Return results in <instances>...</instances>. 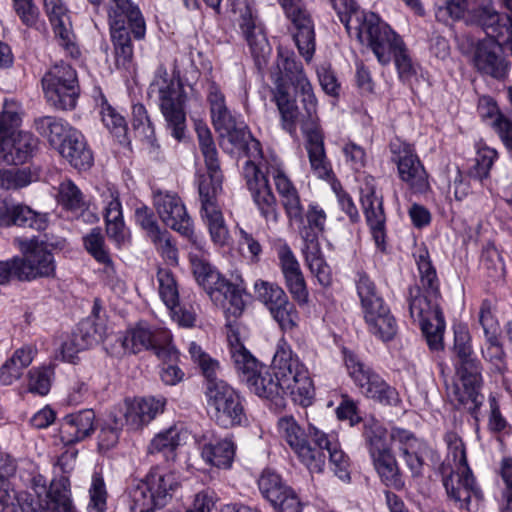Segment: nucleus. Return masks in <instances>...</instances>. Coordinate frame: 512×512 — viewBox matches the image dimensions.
<instances>
[{
  "instance_id": "f257e3e1",
  "label": "nucleus",
  "mask_w": 512,
  "mask_h": 512,
  "mask_svg": "<svg viewBox=\"0 0 512 512\" xmlns=\"http://www.w3.org/2000/svg\"><path fill=\"white\" fill-rule=\"evenodd\" d=\"M276 65L278 72L272 75V94L282 127L294 134L297 124L301 125L311 169L319 178L328 179L332 169L326 157L323 134L317 123V99L303 64L292 50L279 46Z\"/></svg>"
},
{
  "instance_id": "f03ea898",
  "label": "nucleus",
  "mask_w": 512,
  "mask_h": 512,
  "mask_svg": "<svg viewBox=\"0 0 512 512\" xmlns=\"http://www.w3.org/2000/svg\"><path fill=\"white\" fill-rule=\"evenodd\" d=\"M230 354L240 380L259 397L277 406L283 405V395H290L303 407L312 403L314 385L308 369L284 340L278 342L273 357L274 373L259 363L238 338L230 340Z\"/></svg>"
},
{
  "instance_id": "7ed1b4c3",
  "label": "nucleus",
  "mask_w": 512,
  "mask_h": 512,
  "mask_svg": "<svg viewBox=\"0 0 512 512\" xmlns=\"http://www.w3.org/2000/svg\"><path fill=\"white\" fill-rule=\"evenodd\" d=\"M277 425L281 437L311 473L323 472L327 452L335 474L340 479L349 478V458L340 448L336 435L312 425L306 432L293 416L288 415L280 417Z\"/></svg>"
},
{
  "instance_id": "20e7f679",
  "label": "nucleus",
  "mask_w": 512,
  "mask_h": 512,
  "mask_svg": "<svg viewBox=\"0 0 512 512\" xmlns=\"http://www.w3.org/2000/svg\"><path fill=\"white\" fill-rule=\"evenodd\" d=\"M415 258L421 286L414 285L408 289L410 316L419 321L429 349L441 351L444 349L446 324L440 308L439 279L426 249L419 251Z\"/></svg>"
},
{
  "instance_id": "39448f33",
  "label": "nucleus",
  "mask_w": 512,
  "mask_h": 512,
  "mask_svg": "<svg viewBox=\"0 0 512 512\" xmlns=\"http://www.w3.org/2000/svg\"><path fill=\"white\" fill-rule=\"evenodd\" d=\"M0 476V512H75L71 500L70 481L62 474L48 481L42 474L30 480L32 492L8 491Z\"/></svg>"
},
{
  "instance_id": "423d86ee",
  "label": "nucleus",
  "mask_w": 512,
  "mask_h": 512,
  "mask_svg": "<svg viewBox=\"0 0 512 512\" xmlns=\"http://www.w3.org/2000/svg\"><path fill=\"white\" fill-rule=\"evenodd\" d=\"M453 352L457 380L447 386V394L452 402L457 403L458 408L465 409L478 423L480 408L484 402V395L481 393L482 365L472 349L470 333L463 326L454 330Z\"/></svg>"
},
{
  "instance_id": "0eeeda50",
  "label": "nucleus",
  "mask_w": 512,
  "mask_h": 512,
  "mask_svg": "<svg viewBox=\"0 0 512 512\" xmlns=\"http://www.w3.org/2000/svg\"><path fill=\"white\" fill-rule=\"evenodd\" d=\"M188 351L207 380L205 394L208 406L214 410L215 421L224 428L234 427L245 422L243 397L225 381L217 379L218 361L211 358L195 342L189 344Z\"/></svg>"
},
{
  "instance_id": "6e6552de",
  "label": "nucleus",
  "mask_w": 512,
  "mask_h": 512,
  "mask_svg": "<svg viewBox=\"0 0 512 512\" xmlns=\"http://www.w3.org/2000/svg\"><path fill=\"white\" fill-rule=\"evenodd\" d=\"M335 10L350 37L371 48L379 63L388 61L386 47L395 32L370 12L360 10L354 0L335 1Z\"/></svg>"
},
{
  "instance_id": "1a4fd4ad",
  "label": "nucleus",
  "mask_w": 512,
  "mask_h": 512,
  "mask_svg": "<svg viewBox=\"0 0 512 512\" xmlns=\"http://www.w3.org/2000/svg\"><path fill=\"white\" fill-rule=\"evenodd\" d=\"M149 93L156 94L167 129L177 141L186 138L187 121L185 112L186 92L180 80L170 77L167 69L160 65L149 86Z\"/></svg>"
},
{
  "instance_id": "9d476101",
  "label": "nucleus",
  "mask_w": 512,
  "mask_h": 512,
  "mask_svg": "<svg viewBox=\"0 0 512 512\" xmlns=\"http://www.w3.org/2000/svg\"><path fill=\"white\" fill-rule=\"evenodd\" d=\"M356 288L368 331L384 342L392 340L397 333V322L375 283L365 272H358Z\"/></svg>"
},
{
  "instance_id": "9b49d317",
  "label": "nucleus",
  "mask_w": 512,
  "mask_h": 512,
  "mask_svg": "<svg viewBox=\"0 0 512 512\" xmlns=\"http://www.w3.org/2000/svg\"><path fill=\"white\" fill-rule=\"evenodd\" d=\"M193 275L213 301H227L226 312L238 317L244 309L242 280L230 282L225 279L209 262L197 255H190Z\"/></svg>"
},
{
  "instance_id": "f8f14e48",
  "label": "nucleus",
  "mask_w": 512,
  "mask_h": 512,
  "mask_svg": "<svg viewBox=\"0 0 512 512\" xmlns=\"http://www.w3.org/2000/svg\"><path fill=\"white\" fill-rule=\"evenodd\" d=\"M56 264L54 255L40 245L28 249L23 256L0 261V283L15 278L32 281L37 278L54 277Z\"/></svg>"
},
{
  "instance_id": "ddd939ff",
  "label": "nucleus",
  "mask_w": 512,
  "mask_h": 512,
  "mask_svg": "<svg viewBox=\"0 0 512 512\" xmlns=\"http://www.w3.org/2000/svg\"><path fill=\"white\" fill-rule=\"evenodd\" d=\"M16 112L0 114V164L19 165L28 161L38 146V139L29 132H15L20 125Z\"/></svg>"
},
{
  "instance_id": "4468645a",
  "label": "nucleus",
  "mask_w": 512,
  "mask_h": 512,
  "mask_svg": "<svg viewBox=\"0 0 512 512\" xmlns=\"http://www.w3.org/2000/svg\"><path fill=\"white\" fill-rule=\"evenodd\" d=\"M47 103L58 110H72L80 95L76 70L65 62L53 65L42 78Z\"/></svg>"
},
{
  "instance_id": "2eb2a0df",
  "label": "nucleus",
  "mask_w": 512,
  "mask_h": 512,
  "mask_svg": "<svg viewBox=\"0 0 512 512\" xmlns=\"http://www.w3.org/2000/svg\"><path fill=\"white\" fill-rule=\"evenodd\" d=\"M343 354L348 375L359 387L362 394L382 405H398L400 397L394 387L390 386L371 367L363 363L355 353L344 349Z\"/></svg>"
},
{
  "instance_id": "dca6fc26",
  "label": "nucleus",
  "mask_w": 512,
  "mask_h": 512,
  "mask_svg": "<svg viewBox=\"0 0 512 512\" xmlns=\"http://www.w3.org/2000/svg\"><path fill=\"white\" fill-rule=\"evenodd\" d=\"M343 354L348 375L359 387L362 394L382 405H398L400 397L394 387L390 386L371 367L363 363L355 353L344 349Z\"/></svg>"
},
{
  "instance_id": "f3484780",
  "label": "nucleus",
  "mask_w": 512,
  "mask_h": 512,
  "mask_svg": "<svg viewBox=\"0 0 512 512\" xmlns=\"http://www.w3.org/2000/svg\"><path fill=\"white\" fill-rule=\"evenodd\" d=\"M177 487L178 481L174 473L153 467L133 486L130 496L135 506L160 509L169 502Z\"/></svg>"
},
{
  "instance_id": "a211bd4d",
  "label": "nucleus",
  "mask_w": 512,
  "mask_h": 512,
  "mask_svg": "<svg viewBox=\"0 0 512 512\" xmlns=\"http://www.w3.org/2000/svg\"><path fill=\"white\" fill-rule=\"evenodd\" d=\"M456 472L450 468V463H442L439 471L442 475L443 485L449 498L459 504V508L469 510L472 499L480 501L483 498L481 489L476 484L475 478L468 462L454 463Z\"/></svg>"
},
{
  "instance_id": "6ab92c4d",
  "label": "nucleus",
  "mask_w": 512,
  "mask_h": 512,
  "mask_svg": "<svg viewBox=\"0 0 512 512\" xmlns=\"http://www.w3.org/2000/svg\"><path fill=\"white\" fill-rule=\"evenodd\" d=\"M390 150L400 179L413 192L425 193L429 189L428 174L411 145L396 139L390 143Z\"/></svg>"
},
{
  "instance_id": "aec40b11",
  "label": "nucleus",
  "mask_w": 512,
  "mask_h": 512,
  "mask_svg": "<svg viewBox=\"0 0 512 512\" xmlns=\"http://www.w3.org/2000/svg\"><path fill=\"white\" fill-rule=\"evenodd\" d=\"M243 175L254 204L266 223L276 224L279 220L277 200L269 185L267 176L251 159L245 162Z\"/></svg>"
},
{
  "instance_id": "412c9836",
  "label": "nucleus",
  "mask_w": 512,
  "mask_h": 512,
  "mask_svg": "<svg viewBox=\"0 0 512 512\" xmlns=\"http://www.w3.org/2000/svg\"><path fill=\"white\" fill-rule=\"evenodd\" d=\"M239 28L249 46L256 66L258 69H262L268 62L271 47L263 25L258 19L257 11L248 1L240 11Z\"/></svg>"
},
{
  "instance_id": "4be33fe9",
  "label": "nucleus",
  "mask_w": 512,
  "mask_h": 512,
  "mask_svg": "<svg viewBox=\"0 0 512 512\" xmlns=\"http://www.w3.org/2000/svg\"><path fill=\"white\" fill-rule=\"evenodd\" d=\"M44 8L53 27L55 38L71 58L80 56L72 29L69 11L62 0H43Z\"/></svg>"
},
{
  "instance_id": "5701e85b",
  "label": "nucleus",
  "mask_w": 512,
  "mask_h": 512,
  "mask_svg": "<svg viewBox=\"0 0 512 512\" xmlns=\"http://www.w3.org/2000/svg\"><path fill=\"white\" fill-rule=\"evenodd\" d=\"M471 60L474 68L483 75L496 79L507 75L508 63L502 56L501 46L493 37L477 42Z\"/></svg>"
},
{
  "instance_id": "b1692460",
  "label": "nucleus",
  "mask_w": 512,
  "mask_h": 512,
  "mask_svg": "<svg viewBox=\"0 0 512 512\" xmlns=\"http://www.w3.org/2000/svg\"><path fill=\"white\" fill-rule=\"evenodd\" d=\"M154 205L162 222L184 236H191L193 224L184 204L176 194L159 192Z\"/></svg>"
},
{
  "instance_id": "393cba45",
  "label": "nucleus",
  "mask_w": 512,
  "mask_h": 512,
  "mask_svg": "<svg viewBox=\"0 0 512 512\" xmlns=\"http://www.w3.org/2000/svg\"><path fill=\"white\" fill-rule=\"evenodd\" d=\"M110 30L131 31L136 40L146 34V24L138 6L130 0H111L109 8Z\"/></svg>"
},
{
  "instance_id": "a878e982",
  "label": "nucleus",
  "mask_w": 512,
  "mask_h": 512,
  "mask_svg": "<svg viewBox=\"0 0 512 512\" xmlns=\"http://www.w3.org/2000/svg\"><path fill=\"white\" fill-rule=\"evenodd\" d=\"M361 204L376 247L386 250V215L382 196L376 194L373 187L361 190Z\"/></svg>"
},
{
  "instance_id": "bb28decb",
  "label": "nucleus",
  "mask_w": 512,
  "mask_h": 512,
  "mask_svg": "<svg viewBox=\"0 0 512 512\" xmlns=\"http://www.w3.org/2000/svg\"><path fill=\"white\" fill-rule=\"evenodd\" d=\"M160 334V332L152 330L148 325L140 323L126 332L122 345L126 350L134 354L142 350H153L159 359H171L175 356L176 352L169 345H162L160 343Z\"/></svg>"
},
{
  "instance_id": "cd10ccee",
  "label": "nucleus",
  "mask_w": 512,
  "mask_h": 512,
  "mask_svg": "<svg viewBox=\"0 0 512 512\" xmlns=\"http://www.w3.org/2000/svg\"><path fill=\"white\" fill-rule=\"evenodd\" d=\"M96 415L92 409H83L64 416L59 436L64 445H72L90 437L95 431Z\"/></svg>"
},
{
  "instance_id": "c85d7f7f",
  "label": "nucleus",
  "mask_w": 512,
  "mask_h": 512,
  "mask_svg": "<svg viewBox=\"0 0 512 512\" xmlns=\"http://www.w3.org/2000/svg\"><path fill=\"white\" fill-rule=\"evenodd\" d=\"M165 401L154 397L125 400L124 420L132 430H137L163 412Z\"/></svg>"
},
{
  "instance_id": "c756f323",
  "label": "nucleus",
  "mask_w": 512,
  "mask_h": 512,
  "mask_svg": "<svg viewBox=\"0 0 512 512\" xmlns=\"http://www.w3.org/2000/svg\"><path fill=\"white\" fill-rule=\"evenodd\" d=\"M57 150L71 166L78 170H86L93 164V154L88 148L84 136L78 130L72 131L69 138Z\"/></svg>"
},
{
  "instance_id": "7c9ffc66",
  "label": "nucleus",
  "mask_w": 512,
  "mask_h": 512,
  "mask_svg": "<svg viewBox=\"0 0 512 512\" xmlns=\"http://www.w3.org/2000/svg\"><path fill=\"white\" fill-rule=\"evenodd\" d=\"M34 128L55 149H58L69 138L72 131L77 130L64 119L49 115L35 118Z\"/></svg>"
},
{
  "instance_id": "2f4dec72",
  "label": "nucleus",
  "mask_w": 512,
  "mask_h": 512,
  "mask_svg": "<svg viewBox=\"0 0 512 512\" xmlns=\"http://www.w3.org/2000/svg\"><path fill=\"white\" fill-rule=\"evenodd\" d=\"M207 101L210 105L212 123L216 131H228L236 121L226 106L225 96L220 87L211 82L208 85Z\"/></svg>"
},
{
  "instance_id": "473e14b6",
  "label": "nucleus",
  "mask_w": 512,
  "mask_h": 512,
  "mask_svg": "<svg viewBox=\"0 0 512 512\" xmlns=\"http://www.w3.org/2000/svg\"><path fill=\"white\" fill-rule=\"evenodd\" d=\"M207 175L201 176L198 184L199 197L201 201V209L208 206H217L216 198L222 191L223 175L220 169L219 161L213 165L205 163Z\"/></svg>"
},
{
  "instance_id": "72a5a7b5",
  "label": "nucleus",
  "mask_w": 512,
  "mask_h": 512,
  "mask_svg": "<svg viewBox=\"0 0 512 512\" xmlns=\"http://www.w3.org/2000/svg\"><path fill=\"white\" fill-rule=\"evenodd\" d=\"M236 445L230 438L213 440L202 448V458L212 466L228 469L232 466Z\"/></svg>"
},
{
  "instance_id": "f704fd0d",
  "label": "nucleus",
  "mask_w": 512,
  "mask_h": 512,
  "mask_svg": "<svg viewBox=\"0 0 512 512\" xmlns=\"http://www.w3.org/2000/svg\"><path fill=\"white\" fill-rule=\"evenodd\" d=\"M95 101L104 126L119 143H124L127 140L128 131L125 118L108 103L106 97L101 92Z\"/></svg>"
},
{
  "instance_id": "c9c22d12",
  "label": "nucleus",
  "mask_w": 512,
  "mask_h": 512,
  "mask_svg": "<svg viewBox=\"0 0 512 512\" xmlns=\"http://www.w3.org/2000/svg\"><path fill=\"white\" fill-rule=\"evenodd\" d=\"M32 360L33 355L30 348L17 349L0 367V384L11 385L18 380L23 370L31 364Z\"/></svg>"
},
{
  "instance_id": "e433bc0d",
  "label": "nucleus",
  "mask_w": 512,
  "mask_h": 512,
  "mask_svg": "<svg viewBox=\"0 0 512 512\" xmlns=\"http://www.w3.org/2000/svg\"><path fill=\"white\" fill-rule=\"evenodd\" d=\"M372 458L373 465L386 486L401 489L404 486L401 473L392 453V450L375 455Z\"/></svg>"
},
{
  "instance_id": "4c0bfd02",
  "label": "nucleus",
  "mask_w": 512,
  "mask_h": 512,
  "mask_svg": "<svg viewBox=\"0 0 512 512\" xmlns=\"http://www.w3.org/2000/svg\"><path fill=\"white\" fill-rule=\"evenodd\" d=\"M390 40L389 45H387L388 47L385 49L388 54V61L381 64H389L393 57L400 79L408 80L416 72L412 60L407 52L405 43L396 33Z\"/></svg>"
},
{
  "instance_id": "58836bf2",
  "label": "nucleus",
  "mask_w": 512,
  "mask_h": 512,
  "mask_svg": "<svg viewBox=\"0 0 512 512\" xmlns=\"http://www.w3.org/2000/svg\"><path fill=\"white\" fill-rule=\"evenodd\" d=\"M12 225L43 231L48 226V214L37 212L24 204L12 205L10 207V226Z\"/></svg>"
},
{
  "instance_id": "ea45409f",
  "label": "nucleus",
  "mask_w": 512,
  "mask_h": 512,
  "mask_svg": "<svg viewBox=\"0 0 512 512\" xmlns=\"http://www.w3.org/2000/svg\"><path fill=\"white\" fill-rule=\"evenodd\" d=\"M363 437L370 457L391 450L387 443V430L374 417L365 418L363 420Z\"/></svg>"
},
{
  "instance_id": "a19ab883",
  "label": "nucleus",
  "mask_w": 512,
  "mask_h": 512,
  "mask_svg": "<svg viewBox=\"0 0 512 512\" xmlns=\"http://www.w3.org/2000/svg\"><path fill=\"white\" fill-rule=\"evenodd\" d=\"M85 249L93 258L104 265V272L107 275L115 273L113 261L108 250L105 248L104 236L101 229L93 228L87 235L83 237Z\"/></svg>"
},
{
  "instance_id": "79ce46f5",
  "label": "nucleus",
  "mask_w": 512,
  "mask_h": 512,
  "mask_svg": "<svg viewBox=\"0 0 512 512\" xmlns=\"http://www.w3.org/2000/svg\"><path fill=\"white\" fill-rule=\"evenodd\" d=\"M201 214L213 242L224 245L229 237V232L221 210L218 206H208V208L201 209Z\"/></svg>"
},
{
  "instance_id": "37998d69",
  "label": "nucleus",
  "mask_w": 512,
  "mask_h": 512,
  "mask_svg": "<svg viewBox=\"0 0 512 512\" xmlns=\"http://www.w3.org/2000/svg\"><path fill=\"white\" fill-rule=\"evenodd\" d=\"M110 32L114 46L116 66L127 69L133 59V45L130 37L131 31L110 30Z\"/></svg>"
},
{
  "instance_id": "c03bdc74",
  "label": "nucleus",
  "mask_w": 512,
  "mask_h": 512,
  "mask_svg": "<svg viewBox=\"0 0 512 512\" xmlns=\"http://www.w3.org/2000/svg\"><path fill=\"white\" fill-rule=\"evenodd\" d=\"M258 487L262 496L270 503L277 501L282 493L290 488L278 473L270 469L262 472L258 480Z\"/></svg>"
},
{
  "instance_id": "a18cd8bd",
  "label": "nucleus",
  "mask_w": 512,
  "mask_h": 512,
  "mask_svg": "<svg viewBox=\"0 0 512 512\" xmlns=\"http://www.w3.org/2000/svg\"><path fill=\"white\" fill-rule=\"evenodd\" d=\"M254 290L258 299L264 303L269 312L273 310L274 307L281 305L282 301L288 297L279 285L263 280H257L255 282Z\"/></svg>"
},
{
  "instance_id": "49530a36",
  "label": "nucleus",
  "mask_w": 512,
  "mask_h": 512,
  "mask_svg": "<svg viewBox=\"0 0 512 512\" xmlns=\"http://www.w3.org/2000/svg\"><path fill=\"white\" fill-rule=\"evenodd\" d=\"M58 203L70 211H82L85 201L80 189L70 180L64 181L59 186Z\"/></svg>"
},
{
  "instance_id": "de8ad7c7",
  "label": "nucleus",
  "mask_w": 512,
  "mask_h": 512,
  "mask_svg": "<svg viewBox=\"0 0 512 512\" xmlns=\"http://www.w3.org/2000/svg\"><path fill=\"white\" fill-rule=\"evenodd\" d=\"M488 402L490 409L487 428L489 432L493 435H497L499 439L501 436L510 435L512 433V426L503 416L496 397L494 395H490Z\"/></svg>"
},
{
  "instance_id": "09e8293b",
  "label": "nucleus",
  "mask_w": 512,
  "mask_h": 512,
  "mask_svg": "<svg viewBox=\"0 0 512 512\" xmlns=\"http://www.w3.org/2000/svg\"><path fill=\"white\" fill-rule=\"evenodd\" d=\"M107 497L105 482L101 475L94 474L92 476L91 486L89 488L88 512H106Z\"/></svg>"
},
{
  "instance_id": "8fccbe9b",
  "label": "nucleus",
  "mask_w": 512,
  "mask_h": 512,
  "mask_svg": "<svg viewBox=\"0 0 512 512\" xmlns=\"http://www.w3.org/2000/svg\"><path fill=\"white\" fill-rule=\"evenodd\" d=\"M159 294L166 306H173L179 300V292L173 273L166 268L157 271Z\"/></svg>"
},
{
  "instance_id": "3c124183",
  "label": "nucleus",
  "mask_w": 512,
  "mask_h": 512,
  "mask_svg": "<svg viewBox=\"0 0 512 512\" xmlns=\"http://www.w3.org/2000/svg\"><path fill=\"white\" fill-rule=\"evenodd\" d=\"M270 314L283 331L293 330L299 320L295 305L289 301L288 297L282 301L281 305L274 307Z\"/></svg>"
},
{
  "instance_id": "603ef678",
  "label": "nucleus",
  "mask_w": 512,
  "mask_h": 512,
  "mask_svg": "<svg viewBox=\"0 0 512 512\" xmlns=\"http://www.w3.org/2000/svg\"><path fill=\"white\" fill-rule=\"evenodd\" d=\"M124 423L116 416H110V421L101 425L98 434V447L100 450H110L119 441L120 432Z\"/></svg>"
},
{
  "instance_id": "864d4df0",
  "label": "nucleus",
  "mask_w": 512,
  "mask_h": 512,
  "mask_svg": "<svg viewBox=\"0 0 512 512\" xmlns=\"http://www.w3.org/2000/svg\"><path fill=\"white\" fill-rule=\"evenodd\" d=\"M497 155V151L493 148H479L475 157V164L470 169V176L479 181L487 178Z\"/></svg>"
},
{
  "instance_id": "5fc2aeb1",
  "label": "nucleus",
  "mask_w": 512,
  "mask_h": 512,
  "mask_svg": "<svg viewBox=\"0 0 512 512\" xmlns=\"http://www.w3.org/2000/svg\"><path fill=\"white\" fill-rule=\"evenodd\" d=\"M483 358L491 365L495 373L504 374L507 370L506 355L496 338H489L486 347L482 350Z\"/></svg>"
},
{
  "instance_id": "6e6d98bb",
  "label": "nucleus",
  "mask_w": 512,
  "mask_h": 512,
  "mask_svg": "<svg viewBox=\"0 0 512 512\" xmlns=\"http://www.w3.org/2000/svg\"><path fill=\"white\" fill-rule=\"evenodd\" d=\"M53 375L54 371L51 367L33 368L29 372V391L41 396L48 394Z\"/></svg>"
},
{
  "instance_id": "4d7b16f0",
  "label": "nucleus",
  "mask_w": 512,
  "mask_h": 512,
  "mask_svg": "<svg viewBox=\"0 0 512 512\" xmlns=\"http://www.w3.org/2000/svg\"><path fill=\"white\" fill-rule=\"evenodd\" d=\"M132 125L134 129L140 134L143 135L148 142L154 146L155 142V133L154 127L150 121L147 110L143 104H135L132 107Z\"/></svg>"
},
{
  "instance_id": "13d9d810",
  "label": "nucleus",
  "mask_w": 512,
  "mask_h": 512,
  "mask_svg": "<svg viewBox=\"0 0 512 512\" xmlns=\"http://www.w3.org/2000/svg\"><path fill=\"white\" fill-rule=\"evenodd\" d=\"M285 286L295 301L300 305L308 302V289L302 270L283 275Z\"/></svg>"
},
{
  "instance_id": "bf43d9fd",
  "label": "nucleus",
  "mask_w": 512,
  "mask_h": 512,
  "mask_svg": "<svg viewBox=\"0 0 512 512\" xmlns=\"http://www.w3.org/2000/svg\"><path fill=\"white\" fill-rule=\"evenodd\" d=\"M480 264L490 278H499L504 274V264L501 255L492 245H488L483 249Z\"/></svg>"
},
{
  "instance_id": "052dcab7",
  "label": "nucleus",
  "mask_w": 512,
  "mask_h": 512,
  "mask_svg": "<svg viewBox=\"0 0 512 512\" xmlns=\"http://www.w3.org/2000/svg\"><path fill=\"white\" fill-rule=\"evenodd\" d=\"M179 433L176 428H169L157 434L149 445V453H170L179 445Z\"/></svg>"
},
{
  "instance_id": "680f3d73",
  "label": "nucleus",
  "mask_w": 512,
  "mask_h": 512,
  "mask_svg": "<svg viewBox=\"0 0 512 512\" xmlns=\"http://www.w3.org/2000/svg\"><path fill=\"white\" fill-rule=\"evenodd\" d=\"M429 454H431L432 458L437 457L436 452L428 444H424L420 449L416 448L414 451L405 450L401 453L413 477L422 476L424 467L423 457Z\"/></svg>"
},
{
  "instance_id": "e2e57ef3",
  "label": "nucleus",
  "mask_w": 512,
  "mask_h": 512,
  "mask_svg": "<svg viewBox=\"0 0 512 512\" xmlns=\"http://www.w3.org/2000/svg\"><path fill=\"white\" fill-rule=\"evenodd\" d=\"M307 224L303 225L300 232L321 235L325 231L326 213L317 204H310L304 214Z\"/></svg>"
},
{
  "instance_id": "0e129e2a",
  "label": "nucleus",
  "mask_w": 512,
  "mask_h": 512,
  "mask_svg": "<svg viewBox=\"0 0 512 512\" xmlns=\"http://www.w3.org/2000/svg\"><path fill=\"white\" fill-rule=\"evenodd\" d=\"M196 133L199 141V148L202 152L205 163L213 165V163L219 161V159L210 129L205 124L199 123L196 125Z\"/></svg>"
},
{
  "instance_id": "69168bd1",
  "label": "nucleus",
  "mask_w": 512,
  "mask_h": 512,
  "mask_svg": "<svg viewBox=\"0 0 512 512\" xmlns=\"http://www.w3.org/2000/svg\"><path fill=\"white\" fill-rule=\"evenodd\" d=\"M196 133L199 141V148L202 152L205 163L213 165V163L219 161V159L210 129L205 124L199 123L196 125Z\"/></svg>"
},
{
  "instance_id": "338daca9",
  "label": "nucleus",
  "mask_w": 512,
  "mask_h": 512,
  "mask_svg": "<svg viewBox=\"0 0 512 512\" xmlns=\"http://www.w3.org/2000/svg\"><path fill=\"white\" fill-rule=\"evenodd\" d=\"M390 438L393 443L398 445L401 453L405 450L414 451L416 448L420 449L424 444H427L423 440L418 439L413 432L399 427L391 429Z\"/></svg>"
},
{
  "instance_id": "774afa93",
  "label": "nucleus",
  "mask_w": 512,
  "mask_h": 512,
  "mask_svg": "<svg viewBox=\"0 0 512 512\" xmlns=\"http://www.w3.org/2000/svg\"><path fill=\"white\" fill-rule=\"evenodd\" d=\"M151 241L154 243L157 251L170 264H177L178 250L172 241L171 235L167 231H160L152 236Z\"/></svg>"
}]
</instances>
